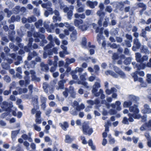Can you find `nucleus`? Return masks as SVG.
<instances>
[{"instance_id":"f257e3e1","label":"nucleus","mask_w":151,"mask_h":151,"mask_svg":"<svg viewBox=\"0 0 151 151\" xmlns=\"http://www.w3.org/2000/svg\"><path fill=\"white\" fill-rule=\"evenodd\" d=\"M13 103L12 102H10L9 103L6 101H4L1 106V107L3 111H5L11 112L12 110V108L13 107Z\"/></svg>"},{"instance_id":"f03ea898","label":"nucleus","mask_w":151,"mask_h":151,"mask_svg":"<svg viewBox=\"0 0 151 151\" xmlns=\"http://www.w3.org/2000/svg\"><path fill=\"white\" fill-rule=\"evenodd\" d=\"M89 128L88 125L85 122H84L82 125V129L83 133L85 134H88L91 135L93 132V129Z\"/></svg>"},{"instance_id":"7ed1b4c3","label":"nucleus","mask_w":151,"mask_h":151,"mask_svg":"<svg viewBox=\"0 0 151 151\" xmlns=\"http://www.w3.org/2000/svg\"><path fill=\"white\" fill-rule=\"evenodd\" d=\"M137 74H138L140 76H144L145 75L144 71H138L136 70L134 72L132 73L131 74V75L134 79V81L136 82L137 80Z\"/></svg>"},{"instance_id":"20e7f679","label":"nucleus","mask_w":151,"mask_h":151,"mask_svg":"<svg viewBox=\"0 0 151 151\" xmlns=\"http://www.w3.org/2000/svg\"><path fill=\"white\" fill-rule=\"evenodd\" d=\"M144 109H142L141 112L143 114H149L151 113V109L147 104H145L144 105Z\"/></svg>"},{"instance_id":"39448f33","label":"nucleus","mask_w":151,"mask_h":151,"mask_svg":"<svg viewBox=\"0 0 151 151\" xmlns=\"http://www.w3.org/2000/svg\"><path fill=\"white\" fill-rule=\"evenodd\" d=\"M129 111L131 112H133L134 113L138 114L139 112V110L138 108V106L134 104L133 106L129 107Z\"/></svg>"},{"instance_id":"423d86ee","label":"nucleus","mask_w":151,"mask_h":151,"mask_svg":"<svg viewBox=\"0 0 151 151\" xmlns=\"http://www.w3.org/2000/svg\"><path fill=\"white\" fill-rule=\"evenodd\" d=\"M99 7L100 8V10H98L96 13V14L98 15L101 16V14H103L104 15H105V13L103 12V11L104 10V4L102 3H101L100 4Z\"/></svg>"},{"instance_id":"0eeeda50","label":"nucleus","mask_w":151,"mask_h":151,"mask_svg":"<svg viewBox=\"0 0 151 151\" xmlns=\"http://www.w3.org/2000/svg\"><path fill=\"white\" fill-rule=\"evenodd\" d=\"M86 5L90 8L93 9L95 6L98 4V2L96 1H88L86 3Z\"/></svg>"},{"instance_id":"6e6552de","label":"nucleus","mask_w":151,"mask_h":151,"mask_svg":"<svg viewBox=\"0 0 151 151\" xmlns=\"http://www.w3.org/2000/svg\"><path fill=\"white\" fill-rule=\"evenodd\" d=\"M59 125L61 128L64 131H66L67 130V128L69 127V124L67 122H63V124L61 123H59Z\"/></svg>"},{"instance_id":"1a4fd4ad","label":"nucleus","mask_w":151,"mask_h":151,"mask_svg":"<svg viewBox=\"0 0 151 151\" xmlns=\"http://www.w3.org/2000/svg\"><path fill=\"white\" fill-rule=\"evenodd\" d=\"M20 131V129L17 130L12 131L11 137L13 141L15 140V139L17 136L18 134H19Z\"/></svg>"},{"instance_id":"9d476101","label":"nucleus","mask_w":151,"mask_h":151,"mask_svg":"<svg viewBox=\"0 0 151 151\" xmlns=\"http://www.w3.org/2000/svg\"><path fill=\"white\" fill-rule=\"evenodd\" d=\"M124 6V5L123 2H117L116 4V8L120 11H122L123 10Z\"/></svg>"},{"instance_id":"9b49d317","label":"nucleus","mask_w":151,"mask_h":151,"mask_svg":"<svg viewBox=\"0 0 151 151\" xmlns=\"http://www.w3.org/2000/svg\"><path fill=\"white\" fill-rule=\"evenodd\" d=\"M77 33L76 30L73 31L71 34H70V39L71 41H74L77 39Z\"/></svg>"},{"instance_id":"f8f14e48","label":"nucleus","mask_w":151,"mask_h":151,"mask_svg":"<svg viewBox=\"0 0 151 151\" xmlns=\"http://www.w3.org/2000/svg\"><path fill=\"white\" fill-rule=\"evenodd\" d=\"M70 89L69 90V93L70 94V96L71 98L74 99L76 98V93L74 91V88L73 87L70 86Z\"/></svg>"},{"instance_id":"ddd939ff","label":"nucleus","mask_w":151,"mask_h":151,"mask_svg":"<svg viewBox=\"0 0 151 151\" xmlns=\"http://www.w3.org/2000/svg\"><path fill=\"white\" fill-rule=\"evenodd\" d=\"M89 27V25L88 24H84L79 26L78 28L82 31H84L86 30Z\"/></svg>"},{"instance_id":"4468645a","label":"nucleus","mask_w":151,"mask_h":151,"mask_svg":"<svg viewBox=\"0 0 151 151\" xmlns=\"http://www.w3.org/2000/svg\"><path fill=\"white\" fill-rule=\"evenodd\" d=\"M129 98L130 100L134 101L135 103H137L138 101H139V98L138 97L136 96L130 95L129 96Z\"/></svg>"},{"instance_id":"2eb2a0df","label":"nucleus","mask_w":151,"mask_h":151,"mask_svg":"<svg viewBox=\"0 0 151 151\" xmlns=\"http://www.w3.org/2000/svg\"><path fill=\"white\" fill-rule=\"evenodd\" d=\"M73 140V139L71 138L69 135L67 134L65 135V143L69 144L71 143Z\"/></svg>"},{"instance_id":"dca6fc26","label":"nucleus","mask_w":151,"mask_h":151,"mask_svg":"<svg viewBox=\"0 0 151 151\" xmlns=\"http://www.w3.org/2000/svg\"><path fill=\"white\" fill-rule=\"evenodd\" d=\"M65 80H62L59 81L58 83L59 88L60 89L64 88V84L66 82Z\"/></svg>"},{"instance_id":"f3484780","label":"nucleus","mask_w":151,"mask_h":151,"mask_svg":"<svg viewBox=\"0 0 151 151\" xmlns=\"http://www.w3.org/2000/svg\"><path fill=\"white\" fill-rule=\"evenodd\" d=\"M141 52H143L145 54H149L150 52L148 50L147 47V46L142 45L141 48Z\"/></svg>"},{"instance_id":"a211bd4d","label":"nucleus","mask_w":151,"mask_h":151,"mask_svg":"<svg viewBox=\"0 0 151 151\" xmlns=\"http://www.w3.org/2000/svg\"><path fill=\"white\" fill-rule=\"evenodd\" d=\"M74 24L76 27H78L79 25L82 24L83 23V21L81 19H75L74 21Z\"/></svg>"},{"instance_id":"6ab92c4d","label":"nucleus","mask_w":151,"mask_h":151,"mask_svg":"<svg viewBox=\"0 0 151 151\" xmlns=\"http://www.w3.org/2000/svg\"><path fill=\"white\" fill-rule=\"evenodd\" d=\"M132 103L131 100L128 101H125L124 102L123 106L124 108L130 107L132 104Z\"/></svg>"},{"instance_id":"aec40b11","label":"nucleus","mask_w":151,"mask_h":151,"mask_svg":"<svg viewBox=\"0 0 151 151\" xmlns=\"http://www.w3.org/2000/svg\"><path fill=\"white\" fill-rule=\"evenodd\" d=\"M75 59L73 58H71L69 59L68 58H67L66 59V63L65 65H67L68 66L72 63H73L75 62Z\"/></svg>"},{"instance_id":"412c9836","label":"nucleus","mask_w":151,"mask_h":151,"mask_svg":"<svg viewBox=\"0 0 151 151\" xmlns=\"http://www.w3.org/2000/svg\"><path fill=\"white\" fill-rule=\"evenodd\" d=\"M38 97L37 95L34 96L32 98V100L34 102V106H37V105H38Z\"/></svg>"},{"instance_id":"4be33fe9","label":"nucleus","mask_w":151,"mask_h":151,"mask_svg":"<svg viewBox=\"0 0 151 151\" xmlns=\"http://www.w3.org/2000/svg\"><path fill=\"white\" fill-rule=\"evenodd\" d=\"M74 17L76 19L80 18V19H84L86 18L85 15L84 13L79 14L78 13H76L74 14Z\"/></svg>"},{"instance_id":"5701e85b","label":"nucleus","mask_w":151,"mask_h":151,"mask_svg":"<svg viewBox=\"0 0 151 151\" xmlns=\"http://www.w3.org/2000/svg\"><path fill=\"white\" fill-rule=\"evenodd\" d=\"M54 46V44L53 41H50L49 43L44 47V49L45 50L49 49L51 48L52 47H53Z\"/></svg>"},{"instance_id":"b1692460","label":"nucleus","mask_w":151,"mask_h":151,"mask_svg":"<svg viewBox=\"0 0 151 151\" xmlns=\"http://www.w3.org/2000/svg\"><path fill=\"white\" fill-rule=\"evenodd\" d=\"M88 145L91 147L93 150H95L96 149V147L93 145V142L92 139H89L88 141Z\"/></svg>"},{"instance_id":"393cba45","label":"nucleus","mask_w":151,"mask_h":151,"mask_svg":"<svg viewBox=\"0 0 151 151\" xmlns=\"http://www.w3.org/2000/svg\"><path fill=\"white\" fill-rule=\"evenodd\" d=\"M133 43L137 47V49H138L140 48L141 46V44L139 42L138 39L135 38L133 40Z\"/></svg>"},{"instance_id":"a878e982","label":"nucleus","mask_w":151,"mask_h":151,"mask_svg":"<svg viewBox=\"0 0 151 151\" xmlns=\"http://www.w3.org/2000/svg\"><path fill=\"white\" fill-rule=\"evenodd\" d=\"M42 20L41 19H40L37 22L35 23V25L36 28L38 29L39 28L40 26H42Z\"/></svg>"},{"instance_id":"bb28decb","label":"nucleus","mask_w":151,"mask_h":151,"mask_svg":"<svg viewBox=\"0 0 151 151\" xmlns=\"http://www.w3.org/2000/svg\"><path fill=\"white\" fill-rule=\"evenodd\" d=\"M141 55L139 52H136L135 53V58L136 60L138 62L141 63L142 60Z\"/></svg>"},{"instance_id":"cd10ccee","label":"nucleus","mask_w":151,"mask_h":151,"mask_svg":"<svg viewBox=\"0 0 151 151\" xmlns=\"http://www.w3.org/2000/svg\"><path fill=\"white\" fill-rule=\"evenodd\" d=\"M20 7L19 6H15L12 9L13 13L15 14H18L20 12Z\"/></svg>"},{"instance_id":"c85d7f7f","label":"nucleus","mask_w":151,"mask_h":151,"mask_svg":"<svg viewBox=\"0 0 151 151\" xmlns=\"http://www.w3.org/2000/svg\"><path fill=\"white\" fill-rule=\"evenodd\" d=\"M39 108V105H37V106H34V108L31 110V114L32 115H34L35 114H36V112L37 111V110Z\"/></svg>"},{"instance_id":"c756f323","label":"nucleus","mask_w":151,"mask_h":151,"mask_svg":"<svg viewBox=\"0 0 151 151\" xmlns=\"http://www.w3.org/2000/svg\"><path fill=\"white\" fill-rule=\"evenodd\" d=\"M100 17L99 20H98V24L99 27H101L102 25V22L103 21L105 15L101 14V16L98 15Z\"/></svg>"},{"instance_id":"7c9ffc66","label":"nucleus","mask_w":151,"mask_h":151,"mask_svg":"<svg viewBox=\"0 0 151 151\" xmlns=\"http://www.w3.org/2000/svg\"><path fill=\"white\" fill-rule=\"evenodd\" d=\"M131 58L130 57H127L124 61L123 63L126 65L130 64L131 62Z\"/></svg>"},{"instance_id":"2f4dec72","label":"nucleus","mask_w":151,"mask_h":151,"mask_svg":"<svg viewBox=\"0 0 151 151\" xmlns=\"http://www.w3.org/2000/svg\"><path fill=\"white\" fill-rule=\"evenodd\" d=\"M36 18L35 17L32 16L31 17H29L27 18L28 22L31 23L32 22H35L36 21Z\"/></svg>"},{"instance_id":"473e14b6","label":"nucleus","mask_w":151,"mask_h":151,"mask_svg":"<svg viewBox=\"0 0 151 151\" xmlns=\"http://www.w3.org/2000/svg\"><path fill=\"white\" fill-rule=\"evenodd\" d=\"M40 66L42 68L44 67L46 72L48 71L49 68L47 64H45L44 62H42L41 63Z\"/></svg>"},{"instance_id":"72a5a7b5","label":"nucleus","mask_w":151,"mask_h":151,"mask_svg":"<svg viewBox=\"0 0 151 151\" xmlns=\"http://www.w3.org/2000/svg\"><path fill=\"white\" fill-rule=\"evenodd\" d=\"M111 123L109 121H108L106 124L104 125L105 127V132H108L109 131V126H111Z\"/></svg>"},{"instance_id":"f704fd0d","label":"nucleus","mask_w":151,"mask_h":151,"mask_svg":"<svg viewBox=\"0 0 151 151\" xmlns=\"http://www.w3.org/2000/svg\"><path fill=\"white\" fill-rule=\"evenodd\" d=\"M73 15V12L72 10H70L67 12V18L69 20H71L72 19V17Z\"/></svg>"},{"instance_id":"c9c22d12","label":"nucleus","mask_w":151,"mask_h":151,"mask_svg":"<svg viewBox=\"0 0 151 151\" xmlns=\"http://www.w3.org/2000/svg\"><path fill=\"white\" fill-rule=\"evenodd\" d=\"M137 81H138L139 82H140L142 84H145V85L142 86V87H145L147 86L146 84L144 83V82L143 80V78H142L141 77L138 78V76H137Z\"/></svg>"},{"instance_id":"e433bc0d","label":"nucleus","mask_w":151,"mask_h":151,"mask_svg":"<svg viewBox=\"0 0 151 151\" xmlns=\"http://www.w3.org/2000/svg\"><path fill=\"white\" fill-rule=\"evenodd\" d=\"M121 78L122 79H125L126 78V74L122 70L119 71L118 73Z\"/></svg>"},{"instance_id":"4c0bfd02","label":"nucleus","mask_w":151,"mask_h":151,"mask_svg":"<svg viewBox=\"0 0 151 151\" xmlns=\"http://www.w3.org/2000/svg\"><path fill=\"white\" fill-rule=\"evenodd\" d=\"M138 6L139 7L142 8L143 11L145 10L146 9V5L143 3H139L138 4Z\"/></svg>"},{"instance_id":"58836bf2","label":"nucleus","mask_w":151,"mask_h":151,"mask_svg":"<svg viewBox=\"0 0 151 151\" xmlns=\"http://www.w3.org/2000/svg\"><path fill=\"white\" fill-rule=\"evenodd\" d=\"M2 65L3 68L5 70H8L10 68V65L6 63H3Z\"/></svg>"},{"instance_id":"ea45409f","label":"nucleus","mask_w":151,"mask_h":151,"mask_svg":"<svg viewBox=\"0 0 151 151\" xmlns=\"http://www.w3.org/2000/svg\"><path fill=\"white\" fill-rule=\"evenodd\" d=\"M94 69L95 70V73L98 75L99 74V71L100 70V68L98 65H95L94 66Z\"/></svg>"},{"instance_id":"a19ab883","label":"nucleus","mask_w":151,"mask_h":151,"mask_svg":"<svg viewBox=\"0 0 151 151\" xmlns=\"http://www.w3.org/2000/svg\"><path fill=\"white\" fill-rule=\"evenodd\" d=\"M28 46L29 48H31L32 46V42L33 41V39L32 37L29 38L28 40Z\"/></svg>"},{"instance_id":"79ce46f5","label":"nucleus","mask_w":151,"mask_h":151,"mask_svg":"<svg viewBox=\"0 0 151 151\" xmlns=\"http://www.w3.org/2000/svg\"><path fill=\"white\" fill-rule=\"evenodd\" d=\"M69 90H68V88H65V91H64L63 93V96L65 98H67L68 96V93L69 92Z\"/></svg>"},{"instance_id":"37998d69","label":"nucleus","mask_w":151,"mask_h":151,"mask_svg":"<svg viewBox=\"0 0 151 151\" xmlns=\"http://www.w3.org/2000/svg\"><path fill=\"white\" fill-rule=\"evenodd\" d=\"M119 56L118 54L116 53H114L112 56V59L114 60H117L119 59Z\"/></svg>"},{"instance_id":"c03bdc74","label":"nucleus","mask_w":151,"mask_h":151,"mask_svg":"<svg viewBox=\"0 0 151 151\" xmlns=\"http://www.w3.org/2000/svg\"><path fill=\"white\" fill-rule=\"evenodd\" d=\"M145 127L147 128H150V130H151V120H149L148 122H145L144 125Z\"/></svg>"},{"instance_id":"a18cd8bd","label":"nucleus","mask_w":151,"mask_h":151,"mask_svg":"<svg viewBox=\"0 0 151 151\" xmlns=\"http://www.w3.org/2000/svg\"><path fill=\"white\" fill-rule=\"evenodd\" d=\"M6 112H4L1 115V118L2 119L8 116L11 112L6 111Z\"/></svg>"},{"instance_id":"49530a36","label":"nucleus","mask_w":151,"mask_h":151,"mask_svg":"<svg viewBox=\"0 0 151 151\" xmlns=\"http://www.w3.org/2000/svg\"><path fill=\"white\" fill-rule=\"evenodd\" d=\"M122 122L126 124H129L128 119L126 117H124L122 121Z\"/></svg>"},{"instance_id":"de8ad7c7","label":"nucleus","mask_w":151,"mask_h":151,"mask_svg":"<svg viewBox=\"0 0 151 151\" xmlns=\"http://www.w3.org/2000/svg\"><path fill=\"white\" fill-rule=\"evenodd\" d=\"M87 44V39L86 38L84 37L82 40L81 44L83 46H86Z\"/></svg>"},{"instance_id":"09e8293b","label":"nucleus","mask_w":151,"mask_h":151,"mask_svg":"<svg viewBox=\"0 0 151 151\" xmlns=\"http://www.w3.org/2000/svg\"><path fill=\"white\" fill-rule=\"evenodd\" d=\"M41 112L40 111H38L35 114V117L36 118H41Z\"/></svg>"},{"instance_id":"8fccbe9b","label":"nucleus","mask_w":151,"mask_h":151,"mask_svg":"<svg viewBox=\"0 0 151 151\" xmlns=\"http://www.w3.org/2000/svg\"><path fill=\"white\" fill-rule=\"evenodd\" d=\"M115 142V140L114 138L111 137L109 139V142L110 145L114 144Z\"/></svg>"},{"instance_id":"3c124183","label":"nucleus","mask_w":151,"mask_h":151,"mask_svg":"<svg viewBox=\"0 0 151 151\" xmlns=\"http://www.w3.org/2000/svg\"><path fill=\"white\" fill-rule=\"evenodd\" d=\"M144 136H145L147 140L151 139V137L149 132H145L144 134Z\"/></svg>"},{"instance_id":"603ef678","label":"nucleus","mask_w":151,"mask_h":151,"mask_svg":"<svg viewBox=\"0 0 151 151\" xmlns=\"http://www.w3.org/2000/svg\"><path fill=\"white\" fill-rule=\"evenodd\" d=\"M125 37L127 39L129 40V41H130L131 42L132 41V37L131 35L127 34L126 35Z\"/></svg>"},{"instance_id":"864d4df0","label":"nucleus","mask_w":151,"mask_h":151,"mask_svg":"<svg viewBox=\"0 0 151 151\" xmlns=\"http://www.w3.org/2000/svg\"><path fill=\"white\" fill-rule=\"evenodd\" d=\"M141 117L140 114L136 113H134L133 118L134 119H139Z\"/></svg>"},{"instance_id":"5fc2aeb1","label":"nucleus","mask_w":151,"mask_h":151,"mask_svg":"<svg viewBox=\"0 0 151 151\" xmlns=\"http://www.w3.org/2000/svg\"><path fill=\"white\" fill-rule=\"evenodd\" d=\"M11 87H10V89L11 88ZM11 93V90L10 89L9 90H5L3 92V94L5 96H7L10 94Z\"/></svg>"},{"instance_id":"6e6d98bb","label":"nucleus","mask_w":151,"mask_h":151,"mask_svg":"<svg viewBox=\"0 0 151 151\" xmlns=\"http://www.w3.org/2000/svg\"><path fill=\"white\" fill-rule=\"evenodd\" d=\"M109 112L110 115L115 114L117 113L116 111L114 109H111L109 110Z\"/></svg>"},{"instance_id":"4d7b16f0","label":"nucleus","mask_w":151,"mask_h":151,"mask_svg":"<svg viewBox=\"0 0 151 151\" xmlns=\"http://www.w3.org/2000/svg\"><path fill=\"white\" fill-rule=\"evenodd\" d=\"M33 126L35 129L37 131L40 132L41 131V128L40 127L38 126L36 124H34L33 125Z\"/></svg>"},{"instance_id":"13d9d810","label":"nucleus","mask_w":151,"mask_h":151,"mask_svg":"<svg viewBox=\"0 0 151 151\" xmlns=\"http://www.w3.org/2000/svg\"><path fill=\"white\" fill-rule=\"evenodd\" d=\"M105 11L110 13L112 11V9L111 8V6H107L105 9Z\"/></svg>"},{"instance_id":"bf43d9fd","label":"nucleus","mask_w":151,"mask_h":151,"mask_svg":"<svg viewBox=\"0 0 151 151\" xmlns=\"http://www.w3.org/2000/svg\"><path fill=\"white\" fill-rule=\"evenodd\" d=\"M146 32L144 29L142 30V33L140 34V36L142 37H146Z\"/></svg>"},{"instance_id":"052dcab7","label":"nucleus","mask_w":151,"mask_h":151,"mask_svg":"<svg viewBox=\"0 0 151 151\" xmlns=\"http://www.w3.org/2000/svg\"><path fill=\"white\" fill-rule=\"evenodd\" d=\"M33 12L37 16H39L40 15V12L37 10V9L36 8H34L33 9Z\"/></svg>"},{"instance_id":"680f3d73","label":"nucleus","mask_w":151,"mask_h":151,"mask_svg":"<svg viewBox=\"0 0 151 151\" xmlns=\"http://www.w3.org/2000/svg\"><path fill=\"white\" fill-rule=\"evenodd\" d=\"M81 139L82 141V143L83 144L86 145L87 143V142L86 139L85 137H84L81 136Z\"/></svg>"},{"instance_id":"e2e57ef3","label":"nucleus","mask_w":151,"mask_h":151,"mask_svg":"<svg viewBox=\"0 0 151 151\" xmlns=\"http://www.w3.org/2000/svg\"><path fill=\"white\" fill-rule=\"evenodd\" d=\"M114 71L116 72V73H118L119 71H120L121 70L120 68L117 66H114L113 67Z\"/></svg>"},{"instance_id":"0e129e2a","label":"nucleus","mask_w":151,"mask_h":151,"mask_svg":"<svg viewBox=\"0 0 151 151\" xmlns=\"http://www.w3.org/2000/svg\"><path fill=\"white\" fill-rule=\"evenodd\" d=\"M4 80L7 83H9L11 81V78L8 76H6L4 77Z\"/></svg>"},{"instance_id":"69168bd1","label":"nucleus","mask_w":151,"mask_h":151,"mask_svg":"<svg viewBox=\"0 0 151 151\" xmlns=\"http://www.w3.org/2000/svg\"><path fill=\"white\" fill-rule=\"evenodd\" d=\"M70 113L72 115L75 116L77 115V113L75 109H70Z\"/></svg>"},{"instance_id":"338daca9","label":"nucleus","mask_w":151,"mask_h":151,"mask_svg":"<svg viewBox=\"0 0 151 151\" xmlns=\"http://www.w3.org/2000/svg\"><path fill=\"white\" fill-rule=\"evenodd\" d=\"M35 122L37 124H40L42 122L41 118H36Z\"/></svg>"},{"instance_id":"774afa93","label":"nucleus","mask_w":151,"mask_h":151,"mask_svg":"<svg viewBox=\"0 0 151 151\" xmlns=\"http://www.w3.org/2000/svg\"><path fill=\"white\" fill-rule=\"evenodd\" d=\"M93 87L98 88L101 87V85L99 83L96 82L95 83Z\"/></svg>"}]
</instances>
